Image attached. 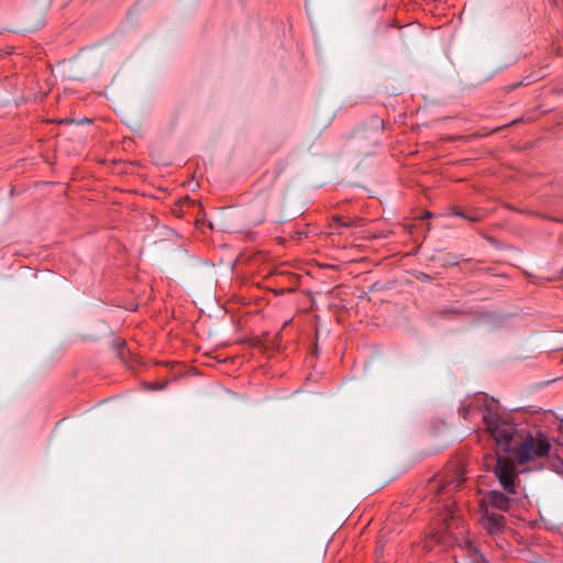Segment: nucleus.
<instances>
[{
    "instance_id": "nucleus-1",
    "label": "nucleus",
    "mask_w": 563,
    "mask_h": 563,
    "mask_svg": "<svg viewBox=\"0 0 563 563\" xmlns=\"http://www.w3.org/2000/svg\"><path fill=\"white\" fill-rule=\"evenodd\" d=\"M459 412L464 420L479 415L499 450L514 453V463L525 465L549 455L551 444L544 433L533 435L530 431L518 428L510 416L501 411L499 402L484 393L463 400Z\"/></svg>"
},
{
    "instance_id": "nucleus-2",
    "label": "nucleus",
    "mask_w": 563,
    "mask_h": 563,
    "mask_svg": "<svg viewBox=\"0 0 563 563\" xmlns=\"http://www.w3.org/2000/svg\"><path fill=\"white\" fill-rule=\"evenodd\" d=\"M494 474L505 493L497 489L488 490L481 500L479 508L487 507L507 512L512 506L509 495L517 494L518 472L512 459L498 455Z\"/></svg>"
},
{
    "instance_id": "nucleus-3",
    "label": "nucleus",
    "mask_w": 563,
    "mask_h": 563,
    "mask_svg": "<svg viewBox=\"0 0 563 563\" xmlns=\"http://www.w3.org/2000/svg\"><path fill=\"white\" fill-rule=\"evenodd\" d=\"M465 482L461 470H455L452 474L437 476L429 484L430 493H434V499L440 501L453 492L457 490Z\"/></svg>"
},
{
    "instance_id": "nucleus-4",
    "label": "nucleus",
    "mask_w": 563,
    "mask_h": 563,
    "mask_svg": "<svg viewBox=\"0 0 563 563\" xmlns=\"http://www.w3.org/2000/svg\"><path fill=\"white\" fill-rule=\"evenodd\" d=\"M245 354H234L233 356H229L228 354H201L203 358L202 364L208 366H223V372L230 374L228 366L236 368L244 361Z\"/></svg>"
},
{
    "instance_id": "nucleus-5",
    "label": "nucleus",
    "mask_w": 563,
    "mask_h": 563,
    "mask_svg": "<svg viewBox=\"0 0 563 563\" xmlns=\"http://www.w3.org/2000/svg\"><path fill=\"white\" fill-rule=\"evenodd\" d=\"M481 514L483 525L490 533H496L505 527L506 518L503 515L493 512L487 507L481 508Z\"/></svg>"
},
{
    "instance_id": "nucleus-6",
    "label": "nucleus",
    "mask_w": 563,
    "mask_h": 563,
    "mask_svg": "<svg viewBox=\"0 0 563 563\" xmlns=\"http://www.w3.org/2000/svg\"><path fill=\"white\" fill-rule=\"evenodd\" d=\"M468 554L474 563H487L483 553L477 550L472 543L467 542Z\"/></svg>"
},
{
    "instance_id": "nucleus-7",
    "label": "nucleus",
    "mask_w": 563,
    "mask_h": 563,
    "mask_svg": "<svg viewBox=\"0 0 563 563\" xmlns=\"http://www.w3.org/2000/svg\"><path fill=\"white\" fill-rule=\"evenodd\" d=\"M352 223L350 221L343 220L340 216L332 217V222L330 224L332 230H339L341 228H349Z\"/></svg>"
},
{
    "instance_id": "nucleus-8",
    "label": "nucleus",
    "mask_w": 563,
    "mask_h": 563,
    "mask_svg": "<svg viewBox=\"0 0 563 563\" xmlns=\"http://www.w3.org/2000/svg\"><path fill=\"white\" fill-rule=\"evenodd\" d=\"M119 360L124 363V364H130V362L132 361H139V358H141V354H123V353H120V354H117Z\"/></svg>"
},
{
    "instance_id": "nucleus-9",
    "label": "nucleus",
    "mask_w": 563,
    "mask_h": 563,
    "mask_svg": "<svg viewBox=\"0 0 563 563\" xmlns=\"http://www.w3.org/2000/svg\"><path fill=\"white\" fill-rule=\"evenodd\" d=\"M453 214L456 216V217L466 219V220H468L471 222H475V221L479 220L478 214H467V213H465L463 211H460L459 209H454L453 210Z\"/></svg>"
},
{
    "instance_id": "nucleus-10",
    "label": "nucleus",
    "mask_w": 563,
    "mask_h": 563,
    "mask_svg": "<svg viewBox=\"0 0 563 563\" xmlns=\"http://www.w3.org/2000/svg\"><path fill=\"white\" fill-rule=\"evenodd\" d=\"M372 126H373V130H374V134L375 136L379 135L382 133V121H379L378 119H374L372 121Z\"/></svg>"
},
{
    "instance_id": "nucleus-11",
    "label": "nucleus",
    "mask_w": 563,
    "mask_h": 563,
    "mask_svg": "<svg viewBox=\"0 0 563 563\" xmlns=\"http://www.w3.org/2000/svg\"><path fill=\"white\" fill-rule=\"evenodd\" d=\"M113 349L115 350H122L125 346V341L122 339H112Z\"/></svg>"
},
{
    "instance_id": "nucleus-12",
    "label": "nucleus",
    "mask_w": 563,
    "mask_h": 563,
    "mask_svg": "<svg viewBox=\"0 0 563 563\" xmlns=\"http://www.w3.org/2000/svg\"><path fill=\"white\" fill-rule=\"evenodd\" d=\"M424 217H426V218H431V217H432V213H431V212H426Z\"/></svg>"
},
{
    "instance_id": "nucleus-13",
    "label": "nucleus",
    "mask_w": 563,
    "mask_h": 563,
    "mask_svg": "<svg viewBox=\"0 0 563 563\" xmlns=\"http://www.w3.org/2000/svg\"><path fill=\"white\" fill-rule=\"evenodd\" d=\"M551 352H563V347H561V349H555V350H552Z\"/></svg>"
},
{
    "instance_id": "nucleus-14",
    "label": "nucleus",
    "mask_w": 563,
    "mask_h": 563,
    "mask_svg": "<svg viewBox=\"0 0 563 563\" xmlns=\"http://www.w3.org/2000/svg\"><path fill=\"white\" fill-rule=\"evenodd\" d=\"M450 264H451V265H456V264H457V260H456V258H454V261H453V262H450Z\"/></svg>"
},
{
    "instance_id": "nucleus-15",
    "label": "nucleus",
    "mask_w": 563,
    "mask_h": 563,
    "mask_svg": "<svg viewBox=\"0 0 563 563\" xmlns=\"http://www.w3.org/2000/svg\"><path fill=\"white\" fill-rule=\"evenodd\" d=\"M47 2H49L51 0H46Z\"/></svg>"
}]
</instances>
